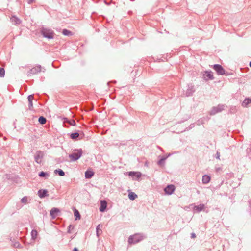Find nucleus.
I'll return each instance as SVG.
<instances>
[{
    "mask_svg": "<svg viewBox=\"0 0 251 251\" xmlns=\"http://www.w3.org/2000/svg\"><path fill=\"white\" fill-rule=\"evenodd\" d=\"M249 66L251 68V61L249 63Z\"/></svg>",
    "mask_w": 251,
    "mask_h": 251,
    "instance_id": "a18cd8bd",
    "label": "nucleus"
},
{
    "mask_svg": "<svg viewBox=\"0 0 251 251\" xmlns=\"http://www.w3.org/2000/svg\"><path fill=\"white\" fill-rule=\"evenodd\" d=\"M34 98L33 95H29L28 97V107L30 110H31L33 108V100Z\"/></svg>",
    "mask_w": 251,
    "mask_h": 251,
    "instance_id": "aec40b11",
    "label": "nucleus"
},
{
    "mask_svg": "<svg viewBox=\"0 0 251 251\" xmlns=\"http://www.w3.org/2000/svg\"><path fill=\"white\" fill-rule=\"evenodd\" d=\"M72 251H79V250H78V249L77 248H76V247H75V248L73 249Z\"/></svg>",
    "mask_w": 251,
    "mask_h": 251,
    "instance_id": "79ce46f5",
    "label": "nucleus"
},
{
    "mask_svg": "<svg viewBox=\"0 0 251 251\" xmlns=\"http://www.w3.org/2000/svg\"><path fill=\"white\" fill-rule=\"evenodd\" d=\"M212 68L216 71L218 75H224L226 73L225 69L220 64H216L213 65Z\"/></svg>",
    "mask_w": 251,
    "mask_h": 251,
    "instance_id": "0eeeda50",
    "label": "nucleus"
},
{
    "mask_svg": "<svg viewBox=\"0 0 251 251\" xmlns=\"http://www.w3.org/2000/svg\"><path fill=\"white\" fill-rule=\"evenodd\" d=\"M60 212V210L59 208L56 207L52 208L50 211V215L52 219H54Z\"/></svg>",
    "mask_w": 251,
    "mask_h": 251,
    "instance_id": "ddd939ff",
    "label": "nucleus"
},
{
    "mask_svg": "<svg viewBox=\"0 0 251 251\" xmlns=\"http://www.w3.org/2000/svg\"><path fill=\"white\" fill-rule=\"evenodd\" d=\"M205 205L204 204H200L198 205H194L193 210L194 212L199 213L204 209Z\"/></svg>",
    "mask_w": 251,
    "mask_h": 251,
    "instance_id": "f3484780",
    "label": "nucleus"
},
{
    "mask_svg": "<svg viewBox=\"0 0 251 251\" xmlns=\"http://www.w3.org/2000/svg\"><path fill=\"white\" fill-rule=\"evenodd\" d=\"M44 156V154L43 151H41L38 150L36 151V154L34 156L35 161L38 164L41 163V160L42 158H43Z\"/></svg>",
    "mask_w": 251,
    "mask_h": 251,
    "instance_id": "f8f14e48",
    "label": "nucleus"
},
{
    "mask_svg": "<svg viewBox=\"0 0 251 251\" xmlns=\"http://www.w3.org/2000/svg\"><path fill=\"white\" fill-rule=\"evenodd\" d=\"M27 197L26 196H24L21 200V202L25 204L27 202Z\"/></svg>",
    "mask_w": 251,
    "mask_h": 251,
    "instance_id": "2f4dec72",
    "label": "nucleus"
},
{
    "mask_svg": "<svg viewBox=\"0 0 251 251\" xmlns=\"http://www.w3.org/2000/svg\"><path fill=\"white\" fill-rule=\"evenodd\" d=\"M74 214L75 217V220H78L80 219L81 215L77 209L75 208L74 209Z\"/></svg>",
    "mask_w": 251,
    "mask_h": 251,
    "instance_id": "b1692460",
    "label": "nucleus"
},
{
    "mask_svg": "<svg viewBox=\"0 0 251 251\" xmlns=\"http://www.w3.org/2000/svg\"><path fill=\"white\" fill-rule=\"evenodd\" d=\"M41 71V66L40 65H38L35 67L30 69L27 73L28 76H31L32 75H35Z\"/></svg>",
    "mask_w": 251,
    "mask_h": 251,
    "instance_id": "1a4fd4ad",
    "label": "nucleus"
},
{
    "mask_svg": "<svg viewBox=\"0 0 251 251\" xmlns=\"http://www.w3.org/2000/svg\"><path fill=\"white\" fill-rule=\"evenodd\" d=\"M94 172L91 168L88 169L85 172V177L86 179H90L94 175Z\"/></svg>",
    "mask_w": 251,
    "mask_h": 251,
    "instance_id": "dca6fc26",
    "label": "nucleus"
},
{
    "mask_svg": "<svg viewBox=\"0 0 251 251\" xmlns=\"http://www.w3.org/2000/svg\"><path fill=\"white\" fill-rule=\"evenodd\" d=\"M220 153L218 151L217 152L216 154H215V157L216 159H220Z\"/></svg>",
    "mask_w": 251,
    "mask_h": 251,
    "instance_id": "c9c22d12",
    "label": "nucleus"
},
{
    "mask_svg": "<svg viewBox=\"0 0 251 251\" xmlns=\"http://www.w3.org/2000/svg\"><path fill=\"white\" fill-rule=\"evenodd\" d=\"M131 1H134L135 0H130Z\"/></svg>",
    "mask_w": 251,
    "mask_h": 251,
    "instance_id": "49530a36",
    "label": "nucleus"
},
{
    "mask_svg": "<svg viewBox=\"0 0 251 251\" xmlns=\"http://www.w3.org/2000/svg\"><path fill=\"white\" fill-rule=\"evenodd\" d=\"M236 111V108L235 106H232L229 110V112L231 114H234Z\"/></svg>",
    "mask_w": 251,
    "mask_h": 251,
    "instance_id": "72a5a7b5",
    "label": "nucleus"
},
{
    "mask_svg": "<svg viewBox=\"0 0 251 251\" xmlns=\"http://www.w3.org/2000/svg\"><path fill=\"white\" fill-rule=\"evenodd\" d=\"M19 246H20V243H19V242L15 243V246L16 247H17V248H18V247H19Z\"/></svg>",
    "mask_w": 251,
    "mask_h": 251,
    "instance_id": "a19ab883",
    "label": "nucleus"
},
{
    "mask_svg": "<svg viewBox=\"0 0 251 251\" xmlns=\"http://www.w3.org/2000/svg\"><path fill=\"white\" fill-rule=\"evenodd\" d=\"M104 3H105V4H106L107 5H110V4H111V2H107V0H104Z\"/></svg>",
    "mask_w": 251,
    "mask_h": 251,
    "instance_id": "ea45409f",
    "label": "nucleus"
},
{
    "mask_svg": "<svg viewBox=\"0 0 251 251\" xmlns=\"http://www.w3.org/2000/svg\"><path fill=\"white\" fill-rule=\"evenodd\" d=\"M62 33L65 36H70L72 35V32L67 29H63L62 31Z\"/></svg>",
    "mask_w": 251,
    "mask_h": 251,
    "instance_id": "bb28decb",
    "label": "nucleus"
},
{
    "mask_svg": "<svg viewBox=\"0 0 251 251\" xmlns=\"http://www.w3.org/2000/svg\"><path fill=\"white\" fill-rule=\"evenodd\" d=\"M82 154L83 151L81 149H75L68 157L71 161L74 162L78 160L82 156Z\"/></svg>",
    "mask_w": 251,
    "mask_h": 251,
    "instance_id": "f03ea898",
    "label": "nucleus"
},
{
    "mask_svg": "<svg viewBox=\"0 0 251 251\" xmlns=\"http://www.w3.org/2000/svg\"><path fill=\"white\" fill-rule=\"evenodd\" d=\"M100 225H98L97 227H96V236L98 238H99L100 235L102 233V230L100 228Z\"/></svg>",
    "mask_w": 251,
    "mask_h": 251,
    "instance_id": "cd10ccee",
    "label": "nucleus"
},
{
    "mask_svg": "<svg viewBox=\"0 0 251 251\" xmlns=\"http://www.w3.org/2000/svg\"><path fill=\"white\" fill-rule=\"evenodd\" d=\"M145 234L142 233H137L129 236L128 239V243L129 245H134L139 243L145 238H146Z\"/></svg>",
    "mask_w": 251,
    "mask_h": 251,
    "instance_id": "f257e3e1",
    "label": "nucleus"
},
{
    "mask_svg": "<svg viewBox=\"0 0 251 251\" xmlns=\"http://www.w3.org/2000/svg\"><path fill=\"white\" fill-rule=\"evenodd\" d=\"M11 20L12 21V22L13 23H14L15 25H19L21 21V20H20L19 18H18L17 16H16L15 15H13L11 17Z\"/></svg>",
    "mask_w": 251,
    "mask_h": 251,
    "instance_id": "5701e85b",
    "label": "nucleus"
},
{
    "mask_svg": "<svg viewBox=\"0 0 251 251\" xmlns=\"http://www.w3.org/2000/svg\"><path fill=\"white\" fill-rule=\"evenodd\" d=\"M36 0H27V2L29 4H31L33 2H34Z\"/></svg>",
    "mask_w": 251,
    "mask_h": 251,
    "instance_id": "4c0bfd02",
    "label": "nucleus"
},
{
    "mask_svg": "<svg viewBox=\"0 0 251 251\" xmlns=\"http://www.w3.org/2000/svg\"><path fill=\"white\" fill-rule=\"evenodd\" d=\"M107 203L105 200H100L99 210L101 212H104L107 209Z\"/></svg>",
    "mask_w": 251,
    "mask_h": 251,
    "instance_id": "2eb2a0df",
    "label": "nucleus"
},
{
    "mask_svg": "<svg viewBox=\"0 0 251 251\" xmlns=\"http://www.w3.org/2000/svg\"><path fill=\"white\" fill-rule=\"evenodd\" d=\"M195 92V88L194 85L192 83H189L187 85V89L185 92V95L186 97L191 96Z\"/></svg>",
    "mask_w": 251,
    "mask_h": 251,
    "instance_id": "6e6552de",
    "label": "nucleus"
},
{
    "mask_svg": "<svg viewBox=\"0 0 251 251\" xmlns=\"http://www.w3.org/2000/svg\"><path fill=\"white\" fill-rule=\"evenodd\" d=\"M203 78L205 81L214 79L213 73L211 71H205L203 72Z\"/></svg>",
    "mask_w": 251,
    "mask_h": 251,
    "instance_id": "9d476101",
    "label": "nucleus"
},
{
    "mask_svg": "<svg viewBox=\"0 0 251 251\" xmlns=\"http://www.w3.org/2000/svg\"><path fill=\"white\" fill-rule=\"evenodd\" d=\"M55 174L58 175L59 176H63L65 175V172L61 169H57L54 171Z\"/></svg>",
    "mask_w": 251,
    "mask_h": 251,
    "instance_id": "393cba45",
    "label": "nucleus"
},
{
    "mask_svg": "<svg viewBox=\"0 0 251 251\" xmlns=\"http://www.w3.org/2000/svg\"><path fill=\"white\" fill-rule=\"evenodd\" d=\"M37 235H38V232H37V230L33 229L31 231V238L32 239L35 240L37 238Z\"/></svg>",
    "mask_w": 251,
    "mask_h": 251,
    "instance_id": "c756f323",
    "label": "nucleus"
},
{
    "mask_svg": "<svg viewBox=\"0 0 251 251\" xmlns=\"http://www.w3.org/2000/svg\"><path fill=\"white\" fill-rule=\"evenodd\" d=\"M194 127V124H190V125L189 126V127L186 128L185 130H189L191 129H192V128H193Z\"/></svg>",
    "mask_w": 251,
    "mask_h": 251,
    "instance_id": "f704fd0d",
    "label": "nucleus"
},
{
    "mask_svg": "<svg viewBox=\"0 0 251 251\" xmlns=\"http://www.w3.org/2000/svg\"><path fill=\"white\" fill-rule=\"evenodd\" d=\"M172 153H167L165 155H163V156L166 159H167L168 157L171 156L172 155Z\"/></svg>",
    "mask_w": 251,
    "mask_h": 251,
    "instance_id": "e433bc0d",
    "label": "nucleus"
},
{
    "mask_svg": "<svg viewBox=\"0 0 251 251\" xmlns=\"http://www.w3.org/2000/svg\"><path fill=\"white\" fill-rule=\"evenodd\" d=\"M125 175L132 177L133 180L138 181L140 180L142 176V174L140 172L133 171L126 172Z\"/></svg>",
    "mask_w": 251,
    "mask_h": 251,
    "instance_id": "20e7f679",
    "label": "nucleus"
},
{
    "mask_svg": "<svg viewBox=\"0 0 251 251\" xmlns=\"http://www.w3.org/2000/svg\"><path fill=\"white\" fill-rule=\"evenodd\" d=\"M5 76V70L3 68L0 67V77H4Z\"/></svg>",
    "mask_w": 251,
    "mask_h": 251,
    "instance_id": "7c9ffc66",
    "label": "nucleus"
},
{
    "mask_svg": "<svg viewBox=\"0 0 251 251\" xmlns=\"http://www.w3.org/2000/svg\"><path fill=\"white\" fill-rule=\"evenodd\" d=\"M138 197L137 195L134 192H130L128 193V198L131 200H134Z\"/></svg>",
    "mask_w": 251,
    "mask_h": 251,
    "instance_id": "a878e982",
    "label": "nucleus"
},
{
    "mask_svg": "<svg viewBox=\"0 0 251 251\" xmlns=\"http://www.w3.org/2000/svg\"><path fill=\"white\" fill-rule=\"evenodd\" d=\"M38 176L40 177H43L47 179L49 177V173L47 172L41 171L39 173Z\"/></svg>",
    "mask_w": 251,
    "mask_h": 251,
    "instance_id": "4be33fe9",
    "label": "nucleus"
},
{
    "mask_svg": "<svg viewBox=\"0 0 251 251\" xmlns=\"http://www.w3.org/2000/svg\"><path fill=\"white\" fill-rule=\"evenodd\" d=\"M196 237V234L194 233H192L191 234V238H195Z\"/></svg>",
    "mask_w": 251,
    "mask_h": 251,
    "instance_id": "58836bf2",
    "label": "nucleus"
},
{
    "mask_svg": "<svg viewBox=\"0 0 251 251\" xmlns=\"http://www.w3.org/2000/svg\"><path fill=\"white\" fill-rule=\"evenodd\" d=\"M68 135L73 140L77 141L82 139L84 135L83 132L77 130L74 132L68 133Z\"/></svg>",
    "mask_w": 251,
    "mask_h": 251,
    "instance_id": "39448f33",
    "label": "nucleus"
},
{
    "mask_svg": "<svg viewBox=\"0 0 251 251\" xmlns=\"http://www.w3.org/2000/svg\"><path fill=\"white\" fill-rule=\"evenodd\" d=\"M251 151V150H250Z\"/></svg>",
    "mask_w": 251,
    "mask_h": 251,
    "instance_id": "de8ad7c7",
    "label": "nucleus"
},
{
    "mask_svg": "<svg viewBox=\"0 0 251 251\" xmlns=\"http://www.w3.org/2000/svg\"><path fill=\"white\" fill-rule=\"evenodd\" d=\"M211 179V177L207 175H204L203 176L202 178V182L203 184H207L208 183Z\"/></svg>",
    "mask_w": 251,
    "mask_h": 251,
    "instance_id": "412c9836",
    "label": "nucleus"
},
{
    "mask_svg": "<svg viewBox=\"0 0 251 251\" xmlns=\"http://www.w3.org/2000/svg\"><path fill=\"white\" fill-rule=\"evenodd\" d=\"M166 159L163 156H158V160L157 162V164L158 166L160 167H163L164 166L165 163V161Z\"/></svg>",
    "mask_w": 251,
    "mask_h": 251,
    "instance_id": "a211bd4d",
    "label": "nucleus"
},
{
    "mask_svg": "<svg viewBox=\"0 0 251 251\" xmlns=\"http://www.w3.org/2000/svg\"><path fill=\"white\" fill-rule=\"evenodd\" d=\"M225 107V105L219 104L217 106L213 107L209 114L210 115H214L222 111L224 109Z\"/></svg>",
    "mask_w": 251,
    "mask_h": 251,
    "instance_id": "423d86ee",
    "label": "nucleus"
},
{
    "mask_svg": "<svg viewBox=\"0 0 251 251\" xmlns=\"http://www.w3.org/2000/svg\"><path fill=\"white\" fill-rule=\"evenodd\" d=\"M48 193L47 189H41L38 191V195L40 198L43 199L49 196Z\"/></svg>",
    "mask_w": 251,
    "mask_h": 251,
    "instance_id": "4468645a",
    "label": "nucleus"
},
{
    "mask_svg": "<svg viewBox=\"0 0 251 251\" xmlns=\"http://www.w3.org/2000/svg\"><path fill=\"white\" fill-rule=\"evenodd\" d=\"M251 103V98L249 97L246 98L242 103V106L244 107H247L249 104Z\"/></svg>",
    "mask_w": 251,
    "mask_h": 251,
    "instance_id": "6ab92c4d",
    "label": "nucleus"
},
{
    "mask_svg": "<svg viewBox=\"0 0 251 251\" xmlns=\"http://www.w3.org/2000/svg\"><path fill=\"white\" fill-rule=\"evenodd\" d=\"M38 122L41 125H44L47 122V119L44 116H40L38 118Z\"/></svg>",
    "mask_w": 251,
    "mask_h": 251,
    "instance_id": "c85d7f7f",
    "label": "nucleus"
},
{
    "mask_svg": "<svg viewBox=\"0 0 251 251\" xmlns=\"http://www.w3.org/2000/svg\"><path fill=\"white\" fill-rule=\"evenodd\" d=\"M99 18H101L102 19H103L104 18V17L103 16H100V17H99Z\"/></svg>",
    "mask_w": 251,
    "mask_h": 251,
    "instance_id": "c03bdc74",
    "label": "nucleus"
},
{
    "mask_svg": "<svg viewBox=\"0 0 251 251\" xmlns=\"http://www.w3.org/2000/svg\"><path fill=\"white\" fill-rule=\"evenodd\" d=\"M175 190V187L173 184H168L164 189L165 193L169 195L172 194Z\"/></svg>",
    "mask_w": 251,
    "mask_h": 251,
    "instance_id": "9b49d317",
    "label": "nucleus"
},
{
    "mask_svg": "<svg viewBox=\"0 0 251 251\" xmlns=\"http://www.w3.org/2000/svg\"><path fill=\"white\" fill-rule=\"evenodd\" d=\"M41 34L43 37L46 38L49 40L52 39L54 38L55 33L53 30L50 29L42 27L41 28Z\"/></svg>",
    "mask_w": 251,
    "mask_h": 251,
    "instance_id": "7ed1b4c3",
    "label": "nucleus"
},
{
    "mask_svg": "<svg viewBox=\"0 0 251 251\" xmlns=\"http://www.w3.org/2000/svg\"><path fill=\"white\" fill-rule=\"evenodd\" d=\"M95 14H96V13H94H94H93L92 14V17H93L94 16V15H95Z\"/></svg>",
    "mask_w": 251,
    "mask_h": 251,
    "instance_id": "37998d69",
    "label": "nucleus"
},
{
    "mask_svg": "<svg viewBox=\"0 0 251 251\" xmlns=\"http://www.w3.org/2000/svg\"><path fill=\"white\" fill-rule=\"evenodd\" d=\"M74 229V226L72 225H70L67 227V232L68 233H71L72 230Z\"/></svg>",
    "mask_w": 251,
    "mask_h": 251,
    "instance_id": "473e14b6",
    "label": "nucleus"
}]
</instances>
